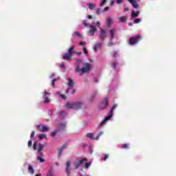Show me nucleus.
I'll return each mask as SVG.
<instances>
[{
    "label": "nucleus",
    "instance_id": "obj_52",
    "mask_svg": "<svg viewBox=\"0 0 176 176\" xmlns=\"http://www.w3.org/2000/svg\"><path fill=\"white\" fill-rule=\"evenodd\" d=\"M60 97L62 98H63L64 100H66L67 99V96H65V95H60Z\"/></svg>",
    "mask_w": 176,
    "mask_h": 176
},
{
    "label": "nucleus",
    "instance_id": "obj_6",
    "mask_svg": "<svg viewBox=\"0 0 176 176\" xmlns=\"http://www.w3.org/2000/svg\"><path fill=\"white\" fill-rule=\"evenodd\" d=\"M108 107V98H104L103 100L99 105V109H105Z\"/></svg>",
    "mask_w": 176,
    "mask_h": 176
},
{
    "label": "nucleus",
    "instance_id": "obj_50",
    "mask_svg": "<svg viewBox=\"0 0 176 176\" xmlns=\"http://www.w3.org/2000/svg\"><path fill=\"white\" fill-rule=\"evenodd\" d=\"M59 67H60L61 68H65V65H64V63H60V64L59 65Z\"/></svg>",
    "mask_w": 176,
    "mask_h": 176
},
{
    "label": "nucleus",
    "instance_id": "obj_64",
    "mask_svg": "<svg viewBox=\"0 0 176 176\" xmlns=\"http://www.w3.org/2000/svg\"><path fill=\"white\" fill-rule=\"evenodd\" d=\"M69 91V89H67L66 90V93H68Z\"/></svg>",
    "mask_w": 176,
    "mask_h": 176
},
{
    "label": "nucleus",
    "instance_id": "obj_23",
    "mask_svg": "<svg viewBox=\"0 0 176 176\" xmlns=\"http://www.w3.org/2000/svg\"><path fill=\"white\" fill-rule=\"evenodd\" d=\"M74 49H75V46H72L69 50H68V53L69 54H71L72 56H73L74 54Z\"/></svg>",
    "mask_w": 176,
    "mask_h": 176
},
{
    "label": "nucleus",
    "instance_id": "obj_60",
    "mask_svg": "<svg viewBox=\"0 0 176 176\" xmlns=\"http://www.w3.org/2000/svg\"><path fill=\"white\" fill-rule=\"evenodd\" d=\"M89 152H90V153H93V148H89Z\"/></svg>",
    "mask_w": 176,
    "mask_h": 176
},
{
    "label": "nucleus",
    "instance_id": "obj_63",
    "mask_svg": "<svg viewBox=\"0 0 176 176\" xmlns=\"http://www.w3.org/2000/svg\"><path fill=\"white\" fill-rule=\"evenodd\" d=\"M77 54H82L81 52H77Z\"/></svg>",
    "mask_w": 176,
    "mask_h": 176
},
{
    "label": "nucleus",
    "instance_id": "obj_41",
    "mask_svg": "<svg viewBox=\"0 0 176 176\" xmlns=\"http://www.w3.org/2000/svg\"><path fill=\"white\" fill-rule=\"evenodd\" d=\"M109 157V155L106 154V155H104V157L103 160H104V161L108 160Z\"/></svg>",
    "mask_w": 176,
    "mask_h": 176
},
{
    "label": "nucleus",
    "instance_id": "obj_20",
    "mask_svg": "<svg viewBox=\"0 0 176 176\" xmlns=\"http://www.w3.org/2000/svg\"><path fill=\"white\" fill-rule=\"evenodd\" d=\"M101 46H102V43H98L97 45H94V52H97V50L100 49V47H101Z\"/></svg>",
    "mask_w": 176,
    "mask_h": 176
},
{
    "label": "nucleus",
    "instance_id": "obj_49",
    "mask_svg": "<svg viewBox=\"0 0 176 176\" xmlns=\"http://www.w3.org/2000/svg\"><path fill=\"white\" fill-rule=\"evenodd\" d=\"M83 49H84V53L85 54H89V52H87V49H86V47H84Z\"/></svg>",
    "mask_w": 176,
    "mask_h": 176
},
{
    "label": "nucleus",
    "instance_id": "obj_11",
    "mask_svg": "<svg viewBox=\"0 0 176 176\" xmlns=\"http://www.w3.org/2000/svg\"><path fill=\"white\" fill-rule=\"evenodd\" d=\"M47 94H50V93L47 92L46 91H44V104H49L50 102V98L47 97Z\"/></svg>",
    "mask_w": 176,
    "mask_h": 176
},
{
    "label": "nucleus",
    "instance_id": "obj_7",
    "mask_svg": "<svg viewBox=\"0 0 176 176\" xmlns=\"http://www.w3.org/2000/svg\"><path fill=\"white\" fill-rule=\"evenodd\" d=\"M89 28H91L88 32L90 35V36H93V35H94V32H96L97 31V28H96V26L93 25H89Z\"/></svg>",
    "mask_w": 176,
    "mask_h": 176
},
{
    "label": "nucleus",
    "instance_id": "obj_16",
    "mask_svg": "<svg viewBox=\"0 0 176 176\" xmlns=\"http://www.w3.org/2000/svg\"><path fill=\"white\" fill-rule=\"evenodd\" d=\"M129 3L132 5L133 8L134 9H138V4L137 3V1H134L133 0H128Z\"/></svg>",
    "mask_w": 176,
    "mask_h": 176
},
{
    "label": "nucleus",
    "instance_id": "obj_58",
    "mask_svg": "<svg viewBox=\"0 0 176 176\" xmlns=\"http://www.w3.org/2000/svg\"><path fill=\"white\" fill-rule=\"evenodd\" d=\"M75 93H76V89H74V90L72 91V94H75Z\"/></svg>",
    "mask_w": 176,
    "mask_h": 176
},
{
    "label": "nucleus",
    "instance_id": "obj_4",
    "mask_svg": "<svg viewBox=\"0 0 176 176\" xmlns=\"http://www.w3.org/2000/svg\"><path fill=\"white\" fill-rule=\"evenodd\" d=\"M87 162V158H81L78 162L74 163L76 170H78L82 164H85Z\"/></svg>",
    "mask_w": 176,
    "mask_h": 176
},
{
    "label": "nucleus",
    "instance_id": "obj_56",
    "mask_svg": "<svg viewBox=\"0 0 176 176\" xmlns=\"http://www.w3.org/2000/svg\"><path fill=\"white\" fill-rule=\"evenodd\" d=\"M108 46H109V47L113 46V43H109Z\"/></svg>",
    "mask_w": 176,
    "mask_h": 176
},
{
    "label": "nucleus",
    "instance_id": "obj_51",
    "mask_svg": "<svg viewBox=\"0 0 176 176\" xmlns=\"http://www.w3.org/2000/svg\"><path fill=\"white\" fill-rule=\"evenodd\" d=\"M114 4H115V1L112 0L110 3V6H113Z\"/></svg>",
    "mask_w": 176,
    "mask_h": 176
},
{
    "label": "nucleus",
    "instance_id": "obj_43",
    "mask_svg": "<svg viewBox=\"0 0 176 176\" xmlns=\"http://www.w3.org/2000/svg\"><path fill=\"white\" fill-rule=\"evenodd\" d=\"M34 135H35V131H33L30 135V138H34Z\"/></svg>",
    "mask_w": 176,
    "mask_h": 176
},
{
    "label": "nucleus",
    "instance_id": "obj_9",
    "mask_svg": "<svg viewBox=\"0 0 176 176\" xmlns=\"http://www.w3.org/2000/svg\"><path fill=\"white\" fill-rule=\"evenodd\" d=\"M37 129H38L39 131H41V133H46L49 131V127L46 126L38 125Z\"/></svg>",
    "mask_w": 176,
    "mask_h": 176
},
{
    "label": "nucleus",
    "instance_id": "obj_26",
    "mask_svg": "<svg viewBox=\"0 0 176 176\" xmlns=\"http://www.w3.org/2000/svg\"><path fill=\"white\" fill-rule=\"evenodd\" d=\"M39 140H43V138H46V134L41 133L38 135Z\"/></svg>",
    "mask_w": 176,
    "mask_h": 176
},
{
    "label": "nucleus",
    "instance_id": "obj_22",
    "mask_svg": "<svg viewBox=\"0 0 176 176\" xmlns=\"http://www.w3.org/2000/svg\"><path fill=\"white\" fill-rule=\"evenodd\" d=\"M112 25V18L109 17L107 19V27H111Z\"/></svg>",
    "mask_w": 176,
    "mask_h": 176
},
{
    "label": "nucleus",
    "instance_id": "obj_5",
    "mask_svg": "<svg viewBox=\"0 0 176 176\" xmlns=\"http://www.w3.org/2000/svg\"><path fill=\"white\" fill-rule=\"evenodd\" d=\"M98 28L100 30L99 39L100 41L103 42V41H105V38H107V32L105 31V30L100 28V26L98 27Z\"/></svg>",
    "mask_w": 176,
    "mask_h": 176
},
{
    "label": "nucleus",
    "instance_id": "obj_14",
    "mask_svg": "<svg viewBox=\"0 0 176 176\" xmlns=\"http://www.w3.org/2000/svg\"><path fill=\"white\" fill-rule=\"evenodd\" d=\"M112 115H109V116L106 117L102 122L100 124V126H102L107 123V120H111L112 119Z\"/></svg>",
    "mask_w": 176,
    "mask_h": 176
},
{
    "label": "nucleus",
    "instance_id": "obj_59",
    "mask_svg": "<svg viewBox=\"0 0 176 176\" xmlns=\"http://www.w3.org/2000/svg\"><path fill=\"white\" fill-rule=\"evenodd\" d=\"M65 111H60V112H59V114H60V115H63V113H65Z\"/></svg>",
    "mask_w": 176,
    "mask_h": 176
},
{
    "label": "nucleus",
    "instance_id": "obj_39",
    "mask_svg": "<svg viewBox=\"0 0 176 176\" xmlns=\"http://www.w3.org/2000/svg\"><path fill=\"white\" fill-rule=\"evenodd\" d=\"M28 146H29V148H31V146H32V142L31 140L28 141Z\"/></svg>",
    "mask_w": 176,
    "mask_h": 176
},
{
    "label": "nucleus",
    "instance_id": "obj_12",
    "mask_svg": "<svg viewBox=\"0 0 176 176\" xmlns=\"http://www.w3.org/2000/svg\"><path fill=\"white\" fill-rule=\"evenodd\" d=\"M87 137L88 138H91V140H96V141L98 140V138H100V135H98L96 138L94 137V134L93 133H87Z\"/></svg>",
    "mask_w": 176,
    "mask_h": 176
},
{
    "label": "nucleus",
    "instance_id": "obj_2",
    "mask_svg": "<svg viewBox=\"0 0 176 176\" xmlns=\"http://www.w3.org/2000/svg\"><path fill=\"white\" fill-rule=\"evenodd\" d=\"M83 105L81 102H67L65 104L67 109H80Z\"/></svg>",
    "mask_w": 176,
    "mask_h": 176
},
{
    "label": "nucleus",
    "instance_id": "obj_8",
    "mask_svg": "<svg viewBox=\"0 0 176 176\" xmlns=\"http://www.w3.org/2000/svg\"><path fill=\"white\" fill-rule=\"evenodd\" d=\"M67 127V122H61L59 124L57 131H64Z\"/></svg>",
    "mask_w": 176,
    "mask_h": 176
},
{
    "label": "nucleus",
    "instance_id": "obj_34",
    "mask_svg": "<svg viewBox=\"0 0 176 176\" xmlns=\"http://www.w3.org/2000/svg\"><path fill=\"white\" fill-rule=\"evenodd\" d=\"M37 160H39L40 163H43L45 162V160H43L42 157H37Z\"/></svg>",
    "mask_w": 176,
    "mask_h": 176
},
{
    "label": "nucleus",
    "instance_id": "obj_62",
    "mask_svg": "<svg viewBox=\"0 0 176 176\" xmlns=\"http://www.w3.org/2000/svg\"><path fill=\"white\" fill-rule=\"evenodd\" d=\"M100 24H101V23H100L99 21L96 23V25H100Z\"/></svg>",
    "mask_w": 176,
    "mask_h": 176
},
{
    "label": "nucleus",
    "instance_id": "obj_10",
    "mask_svg": "<svg viewBox=\"0 0 176 176\" xmlns=\"http://www.w3.org/2000/svg\"><path fill=\"white\" fill-rule=\"evenodd\" d=\"M71 170H72V168L71 167V162L68 161L66 164V170L65 173L69 175L71 174Z\"/></svg>",
    "mask_w": 176,
    "mask_h": 176
},
{
    "label": "nucleus",
    "instance_id": "obj_42",
    "mask_svg": "<svg viewBox=\"0 0 176 176\" xmlns=\"http://www.w3.org/2000/svg\"><path fill=\"white\" fill-rule=\"evenodd\" d=\"M38 157H43V153L42 151H38Z\"/></svg>",
    "mask_w": 176,
    "mask_h": 176
},
{
    "label": "nucleus",
    "instance_id": "obj_29",
    "mask_svg": "<svg viewBox=\"0 0 176 176\" xmlns=\"http://www.w3.org/2000/svg\"><path fill=\"white\" fill-rule=\"evenodd\" d=\"M33 148L34 151H36L38 149V142H34L33 144Z\"/></svg>",
    "mask_w": 176,
    "mask_h": 176
},
{
    "label": "nucleus",
    "instance_id": "obj_54",
    "mask_svg": "<svg viewBox=\"0 0 176 176\" xmlns=\"http://www.w3.org/2000/svg\"><path fill=\"white\" fill-rule=\"evenodd\" d=\"M87 19L89 20H91V19H93V16L91 15H88Z\"/></svg>",
    "mask_w": 176,
    "mask_h": 176
},
{
    "label": "nucleus",
    "instance_id": "obj_44",
    "mask_svg": "<svg viewBox=\"0 0 176 176\" xmlns=\"http://www.w3.org/2000/svg\"><path fill=\"white\" fill-rule=\"evenodd\" d=\"M56 80H57V79H54V80H52V86H53L54 87V85H55Z\"/></svg>",
    "mask_w": 176,
    "mask_h": 176
},
{
    "label": "nucleus",
    "instance_id": "obj_48",
    "mask_svg": "<svg viewBox=\"0 0 176 176\" xmlns=\"http://www.w3.org/2000/svg\"><path fill=\"white\" fill-rule=\"evenodd\" d=\"M116 2L118 5H120V3H122V2H123V0H116Z\"/></svg>",
    "mask_w": 176,
    "mask_h": 176
},
{
    "label": "nucleus",
    "instance_id": "obj_57",
    "mask_svg": "<svg viewBox=\"0 0 176 176\" xmlns=\"http://www.w3.org/2000/svg\"><path fill=\"white\" fill-rule=\"evenodd\" d=\"M129 8H126L124 9V12H129Z\"/></svg>",
    "mask_w": 176,
    "mask_h": 176
},
{
    "label": "nucleus",
    "instance_id": "obj_28",
    "mask_svg": "<svg viewBox=\"0 0 176 176\" xmlns=\"http://www.w3.org/2000/svg\"><path fill=\"white\" fill-rule=\"evenodd\" d=\"M47 176H56L54 173H53V169H50L47 173Z\"/></svg>",
    "mask_w": 176,
    "mask_h": 176
},
{
    "label": "nucleus",
    "instance_id": "obj_53",
    "mask_svg": "<svg viewBox=\"0 0 176 176\" xmlns=\"http://www.w3.org/2000/svg\"><path fill=\"white\" fill-rule=\"evenodd\" d=\"M118 55V52H114L113 54H112V56L115 58V57H116V56Z\"/></svg>",
    "mask_w": 176,
    "mask_h": 176
},
{
    "label": "nucleus",
    "instance_id": "obj_21",
    "mask_svg": "<svg viewBox=\"0 0 176 176\" xmlns=\"http://www.w3.org/2000/svg\"><path fill=\"white\" fill-rule=\"evenodd\" d=\"M131 16L135 18L138 17V16H140V11L135 12V11L133 10L131 13Z\"/></svg>",
    "mask_w": 176,
    "mask_h": 176
},
{
    "label": "nucleus",
    "instance_id": "obj_17",
    "mask_svg": "<svg viewBox=\"0 0 176 176\" xmlns=\"http://www.w3.org/2000/svg\"><path fill=\"white\" fill-rule=\"evenodd\" d=\"M71 57H72V55L69 53H65L63 56V60H71Z\"/></svg>",
    "mask_w": 176,
    "mask_h": 176
},
{
    "label": "nucleus",
    "instance_id": "obj_40",
    "mask_svg": "<svg viewBox=\"0 0 176 176\" xmlns=\"http://www.w3.org/2000/svg\"><path fill=\"white\" fill-rule=\"evenodd\" d=\"M85 45H87V43L85 41L80 42V46H85Z\"/></svg>",
    "mask_w": 176,
    "mask_h": 176
},
{
    "label": "nucleus",
    "instance_id": "obj_15",
    "mask_svg": "<svg viewBox=\"0 0 176 176\" xmlns=\"http://www.w3.org/2000/svg\"><path fill=\"white\" fill-rule=\"evenodd\" d=\"M65 148H67V146H63L60 148H59L58 152V157L60 159L61 157V155H63V151H64Z\"/></svg>",
    "mask_w": 176,
    "mask_h": 176
},
{
    "label": "nucleus",
    "instance_id": "obj_45",
    "mask_svg": "<svg viewBox=\"0 0 176 176\" xmlns=\"http://www.w3.org/2000/svg\"><path fill=\"white\" fill-rule=\"evenodd\" d=\"M108 10H109V7H106V8H104L102 12H108Z\"/></svg>",
    "mask_w": 176,
    "mask_h": 176
},
{
    "label": "nucleus",
    "instance_id": "obj_1",
    "mask_svg": "<svg viewBox=\"0 0 176 176\" xmlns=\"http://www.w3.org/2000/svg\"><path fill=\"white\" fill-rule=\"evenodd\" d=\"M75 65V72L77 74H80V75L87 74V72L91 69V65L90 63H85V61H83L82 59L77 60Z\"/></svg>",
    "mask_w": 176,
    "mask_h": 176
},
{
    "label": "nucleus",
    "instance_id": "obj_61",
    "mask_svg": "<svg viewBox=\"0 0 176 176\" xmlns=\"http://www.w3.org/2000/svg\"><path fill=\"white\" fill-rule=\"evenodd\" d=\"M129 25L130 27H133V23H129Z\"/></svg>",
    "mask_w": 176,
    "mask_h": 176
},
{
    "label": "nucleus",
    "instance_id": "obj_24",
    "mask_svg": "<svg viewBox=\"0 0 176 176\" xmlns=\"http://www.w3.org/2000/svg\"><path fill=\"white\" fill-rule=\"evenodd\" d=\"M28 171L29 173H30V174H34V168H32V165H29Z\"/></svg>",
    "mask_w": 176,
    "mask_h": 176
},
{
    "label": "nucleus",
    "instance_id": "obj_30",
    "mask_svg": "<svg viewBox=\"0 0 176 176\" xmlns=\"http://www.w3.org/2000/svg\"><path fill=\"white\" fill-rule=\"evenodd\" d=\"M142 21V19H136L133 21V24H138V23H140Z\"/></svg>",
    "mask_w": 176,
    "mask_h": 176
},
{
    "label": "nucleus",
    "instance_id": "obj_38",
    "mask_svg": "<svg viewBox=\"0 0 176 176\" xmlns=\"http://www.w3.org/2000/svg\"><path fill=\"white\" fill-rule=\"evenodd\" d=\"M85 167L87 170L89 168V167H90V163H85Z\"/></svg>",
    "mask_w": 176,
    "mask_h": 176
},
{
    "label": "nucleus",
    "instance_id": "obj_13",
    "mask_svg": "<svg viewBox=\"0 0 176 176\" xmlns=\"http://www.w3.org/2000/svg\"><path fill=\"white\" fill-rule=\"evenodd\" d=\"M68 80V83H67V86L69 87V89H74V80L69 78H67Z\"/></svg>",
    "mask_w": 176,
    "mask_h": 176
},
{
    "label": "nucleus",
    "instance_id": "obj_36",
    "mask_svg": "<svg viewBox=\"0 0 176 176\" xmlns=\"http://www.w3.org/2000/svg\"><path fill=\"white\" fill-rule=\"evenodd\" d=\"M105 3H107V0H102L101 3L100 4V8H102V6H104V5H105Z\"/></svg>",
    "mask_w": 176,
    "mask_h": 176
},
{
    "label": "nucleus",
    "instance_id": "obj_19",
    "mask_svg": "<svg viewBox=\"0 0 176 176\" xmlns=\"http://www.w3.org/2000/svg\"><path fill=\"white\" fill-rule=\"evenodd\" d=\"M109 32L111 35V39H113V38H115V34L116 33V30L115 29L110 30Z\"/></svg>",
    "mask_w": 176,
    "mask_h": 176
},
{
    "label": "nucleus",
    "instance_id": "obj_35",
    "mask_svg": "<svg viewBox=\"0 0 176 176\" xmlns=\"http://www.w3.org/2000/svg\"><path fill=\"white\" fill-rule=\"evenodd\" d=\"M57 133H58V129L56 130V131H53V132L52 133V134H51L52 137H55V136H56V134H57Z\"/></svg>",
    "mask_w": 176,
    "mask_h": 176
},
{
    "label": "nucleus",
    "instance_id": "obj_25",
    "mask_svg": "<svg viewBox=\"0 0 176 176\" xmlns=\"http://www.w3.org/2000/svg\"><path fill=\"white\" fill-rule=\"evenodd\" d=\"M43 148H45V145L43 144H38V152H42L43 151Z\"/></svg>",
    "mask_w": 176,
    "mask_h": 176
},
{
    "label": "nucleus",
    "instance_id": "obj_33",
    "mask_svg": "<svg viewBox=\"0 0 176 176\" xmlns=\"http://www.w3.org/2000/svg\"><path fill=\"white\" fill-rule=\"evenodd\" d=\"M121 148H122V149H128L129 144H122Z\"/></svg>",
    "mask_w": 176,
    "mask_h": 176
},
{
    "label": "nucleus",
    "instance_id": "obj_3",
    "mask_svg": "<svg viewBox=\"0 0 176 176\" xmlns=\"http://www.w3.org/2000/svg\"><path fill=\"white\" fill-rule=\"evenodd\" d=\"M140 41H142V36L140 35H138L135 37H131L129 40V45L134 46V45H137Z\"/></svg>",
    "mask_w": 176,
    "mask_h": 176
},
{
    "label": "nucleus",
    "instance_id": "obj_37",
    "mask_svg": "<svg viewBox=\"0 0 176 176\" xmlns=\"http://www.w3.org/2000/svg\"><path fill=\"white\" fill-rule=\"evenodd\" d=\"M111 67H113V68L114 69H116V62H113L111 63Z\"/></svg>",
    "mask_w": 176,
    "mask_h": 176
},
{
    "label": "nucleus",
    "instance_id": "obj_46",
    "mask_svg": "<svg viewBox=\"0 0 176 176\" xmlns=\"http://www.w3.org/2000/svg\"><path fill=\"white\" fill-rule=\"evenodd\" d=\"M83 25H85V27H89V25L87 24V23H86L85 21H82Z\"/></svg>",
    "mask_w": 176,
    "mask_h": 176
},
{
    "label": "nucleus",
    "instance_id": "obj_18",
    "mask_svg": "<svg viewBox=\"0 0 176 176\" xmlns=\"http://www.w3.org/2000/svg\"><path fill=\"white\" fill-rule=\"evenodd\" d=\"M87 6H88L89 9L90 10H94V9H96V3H88L87 4Z\"/></svg>",
    "mask_w": 176,
    "mask_h": 176
},
{
    "label": "nucleus",
    "instance_id": "obj_32",
    "mask_svg": "<svg viewBox=\"0 0 176 176\" xmlns=\"http://www.w3.org/2000/svg\"><path fill=\"white\" fill-rule=\"evenodd\" d=\"M101 12H102V10H101V8H98L96 10V14H98V16H100L101 14Z\"/></svg>",
    "mask_w": 176,
    "mask_h": 176
},
{
    "label": "nucleus",
    "instance_id": "obj_55",
    "mask_svg": "<svg viewBox=\"0 0 176 176\" xmlns=\"http://www.w3.org/2000/svg\"><path fill=\"white\" fill-rule=\"evenodd\" d=\"M109 113H110V115H113V109H111L110 110Z\"/></svg>",
    "mask_w": 176,
    "mask_h": 176
},
{
    "label": "nucleus",
    "instance_id": "obj_31",
    "mask_svg": "<svg viewBox=\"0 0 176 176\" xmlns=\"http://www.w3.org/2000/svg\"><path fill=\"white\" fill-rule=\"evenodd\" d=\"M74 35H76V36H77L78 38H82V35L79 32H75Z\"/></svg>",
    "mask_w": 176,
    "mask_h": 176
},
{
    "label": "nucleus",
    "instance_id": "obj_47",
    "mask_svg": "<svg viewBox=\"0 0 176 176\" xmlns=\"http://www.w3.org/2000/svg\"><path fill=\"white\" fill-rule=\"evenodd\" d=\"M116 108H118V104H114L113 105V107H112V108H111V109H116Z\"/></svg>",
    "mask_w": 176,
    "mask_h": 176
},
{
    "label": "nucleus",
    "instance_id": "obj_27",
    "mask_svg": "<svg viewBox=\"0 0 176 176\" xmlns=\"http://www.w3.org/2000/svg\"><path fill=\"white\" fill-rule=\"evenodd\" d=\"M120 21L121 23H126V21H127V18L126 16H121Z\"/></svg>",
    "mask_w": 176,
    "mask_h": 176
}]
</instances>
